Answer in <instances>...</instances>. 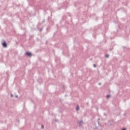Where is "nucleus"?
Wrapping results in <instances>:
<instances>
[{"label": "nucleus", "mask_w": 130, "mask_h": 130, "mask_svg": "<svg viewBox=\"0 0 130 130\" xmlns=\"http://www.w3.org/2000/svg\"><path fill=\"white\" fill-rule=\"evenodd\" d=\"M93 67H94V68H96V64H94V65H93Z\"/></svg>", "instance_id": "nucleus-6"}, {"label": "nucleus", "mask_w": 130, "mask_h": 130, "mask_svg": "<svg viewBox=\"0 0 130 130\" xmlns=\"http://www.w3.org/2000/svg\"><path fill=\"white\" fill-rule=\"evenodd\" d=\"M11 97H13V95L11 94Z\"/></svg>", "instance_id": "nucleus-8"}, {"label": "nucleus", "mask_w": 130, "mask_h": 130, "mask_svg": "<svg viewBox=\"0 0 130 130\" xmlns=\"http://www.w3.org/2000/svg\"><path fill=\"white\" fill-rule=\"evenodd\" d=\"M42 128H44V126L43 125H42Z\"/></svg>", "instance_id": "nucleus-5"}, {"label": "nucleus", "mask_w": 130, "mask_h": 130, "mask_svg": "<svg viewBox=\"0 0 130 130\" xmlns=\"http://www.w3.org/2000/svg\"><path fill=\"white\" fill-rule=\"evenodd\" d=\"M26 55H28V56H29V57H31V56H32V54L30 52H26Z\"/></svg>", "instance_id": "nucleus-1"}, {"label": "nucleus", "mask_w": 130, "mask_h": 130, "mask_svg": "<svg viewBox=\"0 0 130 130\" xmlns=\"http://www.w3.org/2000/svg\"><path fill=\"white\" fill-rule=\"evenodd\" d=\"M76 110H80V107H79V106H77V108H76Z\"/></svg>", "instance_id": "nucleus-3"}, {"label": "nucleus", "mask_w": 130, "mask_h": 130, "mask_svg": "<svg viewBox=\"0 0 130 130\" xmlns=\"http://www.w3.org/2000/svg\"><path fill=\"white\" fill-rule=\"evenodd\" d=\"M106 57H107V58L109 57V55H107Z\"/></svg>", "instance_id": "nucleus-7"}, {"label": "nucleus", "mask_w": 130, "mask_h": 130, "mask_svg": "<svg viewBox=\"0 0 130 130\" xmlns=\"http://www.w3.org/2000/svg\"><path fill=\"white\" fill-rule=\"evenodd\" d=\"M3 45L4 47H7V43H6V42H4L3 44Z\"/></svg>", "instance_id": "nucleus-2"}, {"label": "nucleus", "mask_w": 130, "mask_h": 130, "mask_svg": "<svg viewBox=\"0 0 130 130\" xmlns=\"http://www.w3.org/2000/svg\"><path fill=\"white\" fill-rule=\"evenodd\" d=\"M109 97H110V95H107V98H109Z\"/></svg>", "instance_id": "nucleus-4"}]
</instances>
